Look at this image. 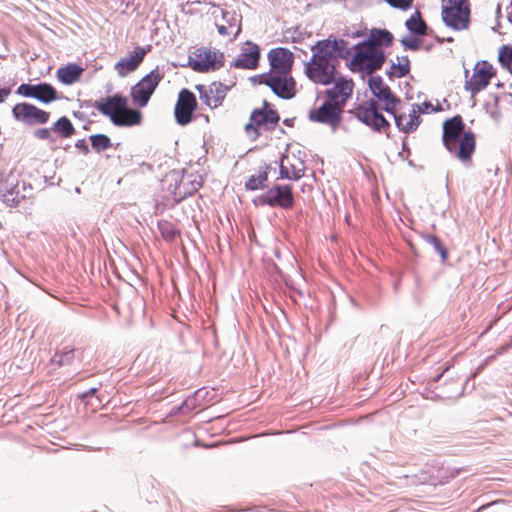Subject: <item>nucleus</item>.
<instances>
[{
    "mask_svg": "<svg viewBox=\"0 0 512 512\" xmlns=\"http://www.w3.org/2000/svg\"><path fill=\"white\" fill-rule=\"evenodd\" d=\"M443 141L446 148L462 162L469 160L475 149L473 134L463 131L462 121L457 117L444 123Z\"/></svg>",
    "mask_w": 512,
    "mask_h": 512,
    "instance_id": "2",
    "label": "nucleus"
},
{
    "mask_svg": "<svg viewBox=\"0 0 512 512\" xmlns=\"http://www.w3.org/2000/svg\"><path fill=\"white\" fill-rule=\"evenodd\" d=\"M392 38V34L387 30L373 29L370 32L369 39L365 42L373 43V45H377L382 48L383 45H389Z\"/></svg>",
    "mask_w": 512,
    "mask_h": 512,
    "instance_id": "30",
    "label": "nucleus"
},
{
    "mask_svg": "<svg viewBox=\"0 0 512 512\" xmlns=\"http://www.w3.org/2000/svg\"><path fill=\"white\" fill-rule=\"evenodd\" d=\"M410 61L407 56H396L391 59L390 75L396 78L404 77L409 73Z\"/></svg>",
    "mask_w": 512,
    "mask_h": 512,
    "instance_id": "27",
    "label": "nucleus"
},
{
    "mask_svg": "<svg viewBox=\"0 0 512 512\" xmlns=\"http://www.w3.org/2000/svg\"><path fill=\"white\" fill-rule=\"evenodd\" d=\"M496 76V69L486 60L476 62L472 73L468 76L466 72L465 89L471 94H477L484 90Z\"/></svg>",
    "mask_w": 512,
    "mask_h": 512,
    "instance_id": "9",
    "label": "nucleus"
},
{
    "mask_svg": "<svg viewBox=\"0 0 512 512\" xmlns=\"http://www.w3.org/2000/svg\"><path fill=\"white\" fill-rule=\"evenodd\" d=\"M342 111L341 107L327 100L321 106L309 112V119L335 129L341 121Z\"/></svg>",
    "mask_w": 512,
    "mask_h": 512,
    "instance_id": "12",
    "label": "nucleus"
},
{
    "mask_svg": "<svg viewBox=\"0 0 512 512\" xmlns=\"http://www.w3.org/2000/svg\"><path fill=\"white\" fill-rule=\"evenodd\" d=\"M434 111L429 102L422 104H404L398 108V104L392 111H386L393 116L399 130L404 133L415 131L420 124V115Z\"/></svg>",
    "mask_w": 512,
    "mask_h": 512,
    "instance_id": "5",
    "label": "nucleus"
},
{
    "mask_svg": "<svg viewBox=\"0 0 512 512\" xmlns=\"http://www.w3.org/2000/svg\"><path fill=\"white\" fill-rule=\"evenodd\" d=\"M260 59V48L257 44L247 41L241 47L239 55L234 60V66L241 69H254Z\"/></svg>",
    "mask_w": 512,
    "mask_h": 512,
    "instance_id": "21",
    "label": "nucleus"
},
{
    "mask_svg": "<svg viewBox=\"0 0 512 512\" xmlns=\"http://www.w3.org/2000/svg\"><path fill=\"white\" fill-rule=\"evenodd\" d=\"M442 19L454 30H464L470 22L468 0H442Z\"/></svg>",
    "mask_w": 512,
    "mask_h": 512,
    "instance_id": "6",
    "label": "nucleus"
},
{
    "mask_svg": "<svg viewBox=\"0 0 512 512\" xmlns=\"http://www.w3.org/2000/svg\"><path fill=\"white\" fill-rule=\"evenodd\" d=\"M190 176H183L181 179L180 185L177 187V192H175V195L178 197H183L188 194H192L195 191L198 190V188L201 186V181L199 179L189 180Z\"/></svg>",
    "mask_w": 512,
    "mask_h": 512,
    "instance_id": "29",
    "label": "nucleus"
},
{
    "mask_svg": "<svg viewBox=\"0 0 512 512\" xmlns=\"http://www.w3.org/2000/svg\"><path fill=\"white\" fill-rule=\"evenodd\" d=\"M188 63L194 71L210 72L223 66L224 54L214 48L200 47L190 53Z\"/></svg>",
    "mask_w": 512,
    "mask_h": 512,
    "instance_id": "7",
    "label": "nucleus"
},
{
    "mask_svg": "<svg viewBox=\"0 0 512 512\" xmlns=\"http://www.w3.org/2000/svg\"><path fill=\"white\" fill-rule=\"evenodd\" d=\"M256 205L268 204L270 206L290 207L293 204V196L289 186H275L264 195L254 199Z\"/></svg>",
    "mask_w": 512,
    "mask_h": 512,
    "instance_id": "14",
    "label": "nucleus"
},
{
    "mask_svg": "<svg viewBox=\"0 0 512 512\" xmlns=\"http://www.w3.org/2000/svg\"><path fill=\"white\" fill-rule=\"evenodd\" d=\"M270 71L251 78L256 83H265L271 90L282 98H291L295 93V82L290 76L294 62L293 53L283 47L272 49L268 53Z\"/></svg>",
    "mask_w": 512,
    "mask_h": 512,
    "instance_id": "1",
    "label": "nucleus"
},
{
    "mask_svg": "<svg viewBox=\"0 0 512 512\" xmlns=\"http://www.w3.org/2000/svg\"><path fill=\"white\" fill-rule=\"evenodd\" d=\"M10 93L11 90L9 88H0V103H3Z\"/></svg>",
    "mask_w": 512,
    "mask_h": 512,
    "instance_id": "37",
    "label": "nucleus"
},
{
    "mask_svg": "<svg viewBox=\"0 0 512 512\" xmlns=\"http://www.w3.org/2000/svg\"><path fill=\"white\" fill-rule=\"evenodd\" d=\"M435 245L439 252L441 253L442 258H446V250L437 242L436 239H434Z\"/></svg>",
    "mask_w": 512,
    "mask_h": 512,
    "instance_id": "38",
    "label": "nucleus"
},
{
    "mask_svg": "<svg viewBox=\"0 0 512 512\" xmlns=\"http://www.w3.org/2000/svg\"><path fill=\"white\" fill-rule=\"evenodd\" d=\"M211 15L215 20L218 33L222 36L236 38L241 31V15L236 11L223 10L220 7L213 6Z\"/></svg>",
    "mask_w": 512,
    "mask_h": 512,
    "instance_id": "11",
    "label": "nucleus"
},
{
    "mask_svg": "<svg viewBox=\"0 0 512 512\" xmlns=\"http://www.w3.org/2000/svg\"><path fill=\"white\" fill-rule=\"evenodd\" d=\"M405 25L407 29L415 35L422 36L426 33L427 26L421 19V15L418 11L414 12L410 18L406 20Z\"/></svg>",
    "mask_w": 512,
    "mask_h": 512,
    "instance_id": "28",
    "label": "nucleus"
},
{
    "mask_svg": "<svg viewBox=\"0 0 512 512\" xmlns=\"http://www.w3.org/2000/svg\"><path fill=\"white\" fill-rule=\"evenodd\" d=\"M97 109L116 126H134L142 118L139 111L128 108L127 99L121 95L103 99L98 103Z\"/></svg>",
    "mask_w": 512,
    "mask_h": 512,
    "instance_id": "3",
    "label": "nucleus"
},
{
    "mask_svg": "<svg viewBox=\"0 0 512 512\" xmlns=\"http://www.w3.org/2000/svg\"><path fill=\"white\" fill-rule=\"evenodd\" d=\"M278 121V115L273 110L254 111L251 116V122L246 124L245 129L248 134L251 132L258 133V129L262 126L275 124Z\"/></svg>",
    "mask_w": 512,
    "mask_h": 512,
    "instance_id": "25",
    "label": "nucleus"
},
{
    "mask_svg": "<svg viewBox=\"0 0 512 512\" xmlns=\"http://www.w3.org/2000/svg\"><path fill=\"white\" fill-rule=\"evenodd\" d=\"M15 120L27 125L44 124L49 119V113L29 103H18L12 109Z\"/></svg>",
    "mask_w": 512,
    "mask_h": 512,
    "instance_id": "13",
    "label": "nucleus"
},
{
    "mask_svg": "<svg viewBox=\"0 0 512 512\" xmlns=\"http://www.w3.org/2000/svg\"><path fill=\"white\" fill-rule=\"evenodd\" d=\"M401 42L406 48L411 50H417L420 46L419 40L413 37H404Z\"/></svg>",
    "mask_w": 512,
    "mask_h": 512,
    "instance_id": "35",
    "label": "nucleus"
},
{
    "mask_svg": "<svg viewBox=\"0 0 512 512\" xmlns=\"http://www.w3.org/2000/svg\"><path fill=\"white\" fill-rule=\"evenodd\" d=\"M265 180H266V176H262V175H260L257 178L256 177H251L246 182V188L250 189V190H257V189H259L263 185Z\"/></svg>",
    "mask_w": 512,
    "mask_h": 512,
    "instance_id": "34",
    "label": "nucleus"
},
{
    "mask_svg": "<svg viewBox=\"0 0 512 512\" xmlns=\"http://www.w3.org/2000/svg\"><path fill=\"white\" fill-rule=\"evenodd\" d=\"M334 85L326 91L328 100L335 103L343 109L347 100L351 97L354 89L352 79L344 76H335Z\"/></svg>",
    "mask_w": 512,
    "mask_h": 512,
    "instance_id": "17",
    "label": "nucleus"
},
{
    "mask_svg": "<svg viewBox=\"0 0 512 512\" xmlns=\"http://www.w3.org/2000/svg\"><path fill=\"white\" fill-rule=\"evenodd\" d=\"M196 107V99L193 93L188 90H182L179 94L175 106V117L179 124L186 125L192 119L193 111Z\"/></svg>",
    "mask_w": 512,
    "mask_h": 512,
    "instance_id": "20",
    "label": "nucleus"
},
{
    "mask_svg": "<svg viewBox=\"0 0 512 512\" xmlns=\"http://www.w3.org/2000/svg\"><path fill=\"white\" fill-rule=\"evenodd\" d=\"M305 165L300 157L294 153H287L280 162V174L285 179H299L304 172Z\"/></svg>",
    "mask_w": 512,
    "mask_h": 512,
    "instance_id": "23",
    "label": "nucleus"
},
{
    "mask_svg": "<svg viewBox=\"0 0 512 512\" xmlns=\"http://www.w3.org/2000/svg\"><path fill=\"white\" fill-rule=\"evenodd\" d=\"M312 51L317 56H322L333 62L334 59L345 56L348 49L344 40L329 37L328 39L318 41L312 47Z\"/></svg>",
    "mask_w": 512,
    "mask_h": 512,
    "instance_id": "15",
    "label": "nucleus"
},
{
    "mask_svg": "<svg viewBox=\"0 0 512 512\" xmlns=\"http://www.w3.org/2000/svg\"><path fill=\"white\" fill-rule=\"evenodd\" d=\"M498 61L503 68L512 73V45H503L499 48Z\"/></svg>",
    "mask_w": 512,
    "mask_h": 512,
    "instance_id": "31",
    "label": "nucleus"
},
{
    "mask_svg": "<svg viewBox=\"0 0 512 512\" xmlns=\"http://www.w3.org/2000/svg\"><path fill=\"white\" fill-rule=\"evenodd\" d=\"M357 117L360 121L375 130L381 131L388 127V121L378 112L374 102H366L357 109Z\"/></svg>",
    "mask_w": 512,
    "mask_h": 512,
    "instance_id": "18",
    "label": "nucleus"
},
{
    "mask_svg": "<svg viewBox=\"0 0 512 512\" xmlns=\"http://www.w3.org/2000/svg\"><path fill=\"white\" fill-rule=\"evenodd\" d=\"M200 99L210 108H215L220 105L221 101L225 97L226 88L217 83H213L210 86H199Z\"/></svg>",
    "mask_w": 512,
    "mask_h": 512,
    "instance_id": "24",
    "label": "nucleus"
},
{
    "mask_svg": "<svg viewBox=\"0 0 512 512\" xmlns=\"http://www.w3.org/2000/svg\"><path fill=\"white\" fill-rule=\"evenodd\" d=\"M368 84L372 94L383 103L386 111H392L399 104V100L395 98L381 77L371 76Z\"/></svg>",
    "mask_w": 512,
    "mask_h": 512,
    "instance_id": "19",
    "label": "nucleus"
},
{
    "mask_svg": "<svg viewBox=\"0 0 512 512\" xmlns=\"http://www.w3.org/2000/svg\"><path fill=\"white\" fill-rule=\"evenodd\" d=\"M35 135L40 139H47L50 136V132L48 129H38L35 132Z\"/></svg>",
    "mask_w": 512,
    "mask_h": 512,
    "instance_id": "36",
    "label": "nucleus"
},
{
    "mask_svg": "<svg viewBox=\"0 0 512 512\" xmlns=\"http://www.w3.org/2000/svg\"><path fill=\"white\" fill-rule=\"evenodd\" d=\"M385 61V53L381 47L365 41L355 47L349 67L353 72L371 74L381 68Z\"/></svg>",
    "mask_w": 512,
    "mask_h": 512,
    "instance_id": "4",
    "label": "nucleus"
},
{
    "mask_svg": "<svg viewBox=\"0 0 512 512\" xmlns=\"http://www.w3.org/2000/svg\"><path fill=\"white\" fill-rule=\"evenodd\" d=\"M90 139L92 147L98 152L108 149L111 145L110 139L104 134L93 135Z\"/></svg>",
    "mask_w": 512,
    "mask_h": 512,
    "instance_id": "33",
    "label": "nucleus"
},
{
    "mask_svg": "<svg viewBox=\"0 0 512 512\" xmlns=\"http://www.w3.org/2000/svg\"><path fill=\"white\" fill-rule=\"evenodd\" d=\"M305 74L312 82L321 85L332 83L337 75L333 62L314 53L305 64Z\"/></svg>",
    "mask_w": 512,
    "mask_h": 512,
    "instance_id": "8",
    "label": "nucleus"
},
{
    "mask_svg": "<svg viewBox=\"0 0 512 512\" xmlns=\"http://www.w3.org/2000/svg\"><path fill=\"white\" fill-rule=\"evenodd\" d=\"M161 80L162 75L158 69H154L144 76L131 89L130 95L133 103L140 108L145 107Z\"/></svg>",
    "mask_w": 512,
    "mask_h": 512,
    "instance_id": "10",
    "label": "nucleus"
},
{
    "mask_svg": "<svg viewBox=\"0 0 512 512\" xmlns=\"http://www.w3.org/2000/svg\"><path fill=\"white\" fill-rule=\"evenodd\" d=\"M146 49L143 47H136L125 57H122L114 66L115 71L120 77H125L129 73L135 71L143 62Z\"/></svg>",
    "mask_w": 512,
    "mask_h": 512,
    "instance_id": "22",
    "label": "nucleus"
},
{
    "mask_svg": "<svg viewBox=\"0 0 512 512\" xmlns=\"http://www.w3.org/2000/svg\"><path fill=\"white\" fill-rule=\"evenodd\" d=\"M84 72V69L75 63L58 68L56 77L58 81L65 85H72L78 82Z\"/></svg>",
    "mask_w": 512,
    "mask_h": 512,
    "instance_id": "26",
    "label": "nucleus"
},
{
    "mask_svg": "<svg viewBox=\"0 0 512 512\" xmlns=\"http://www.w3.org/2000/svg\"><path fill=\"white\" fill-rule=\"evenodd\" d=\"M54 130L63 137H69L70 135H72L74 128H73L70 120L67 119L66 117H63V118H60L54 124Z\"/></svg>",
    "mask_w": 512,
    "mask_h": 512,
    "instance_id": "32",
    "label": "nucleus"
},
{
    "mask_svg": "<svg viewBox=\"0 0 512 512\" xmlns=\"http://www.w3.org/2000/svg\"><path fill=\"white\" fill-rule=\"evenodd\" d=\"M16 92L21 96L34 98L42 103H51L57 99V91L47 83L21 84Z\"/></svg>",
    "mask_w": 512,
    "mask_h": 512,
    "instance_id": "16",
    "label": "nucleus"
}]
</instances>
